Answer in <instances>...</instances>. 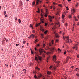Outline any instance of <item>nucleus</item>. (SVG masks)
<instances>
[{
  "instance_id": "f257e3e1",
  "label": "nucleus",
  "mask_w": 79,
  "mask_h": 79,
  "mask_svg": "<svg viewBox=\"0 0 79 79\" xmlns=\"http://www.w3.org/2000/svg\"><path fill=\"white\" fill-rule=\"evenodd\" d=\"M39 52L40 53V55H42L43 58H45V55H44V53H45L46 52L45 50L42 49L40 48L39 49Z\"/></svg>"
},
{
  "instance_id": "f03ea898",
  "label": "nucleus",
  "mask_w": 79,
  "mask_h": 79,
  "mask_svg": "<svg viewBox=\"0 0 79 79\" xmlns=\"http://www.w3.org/2000/svg\"><path fill=\"white\" fill-rule=\"evenodd\" d=\"M63 38L64 39V40H65V39L67 40L66 41V43H71L72 41H71V40H69V38L68 37L64 36V35H63Z\"/></svg>"
},
{
  "instance_id": "7ed1b4c3",
  "label": "nucleus",
  "mask_w": 79,
  "mask_h": 79,
  "mask_svg": "<svg viewBox=\"0 0 79 79\" xmlns=\"http://www.w3.org/2000/svg\"><path fill=\"white\" fill-rule=\"evenodd\" d=\"M65 15H66V12H64L62 14V23H64V18L65 17Z\"/></svg>"
},
{
  "instance_id": "20e7f679",
  "label": "nucleus",
  "mask_w": 79,
  "mask_h": 79,
  "mask_svg": "<svg viewBox=\"0 0 79 79\" xmlns=\"http://www.w3.org/2000/svg\"><path fill=\"white\" fill-rule=\"evenodd\" d=\"M56 56H54L53 58V60L54 62H55L56 61Z\"/></svg>"
},
{
  "instance_id": "39448f33",
  "label": "nucleus",
  "mask_w": 79,
  "mask_h": 79,
  "mask_svg": "<svg viewBox=\"0 0 79 79\" xmlns=\"http://www.w3.org/2000/svg\"><path fill=\"white\" fill-rule=\"evenodd\" d=\"M78 48V47L77 46V44H76L74 46L73 49H75L76 50H77Z\"/></svg>"
},
{
  "instance_id": "423d86ee",
  "label": "nucleus",
  "mask_w": 79,
  "mask_h": 79,
  "mask_svg": "<svg viewBox=\"0 0 79 79\" xmlns=\"http://www.w3.org/2000/svg\"><path fill=\"white\" fill-rule=\"evenodd\" d=\"M72 12V14L74 15V13H75V10H74V8H72L71 10Z\"/></svg>"
},
{
  "instance_id": "0eeeda50",
  "label": "nucleus",
  "mask_w": 79,
  "mask_h": 79,
  "mask_svg": "<svg viewBox=\"0 0 79 79\" xmlns=\"http://www.w3.org/2000/svg\"><path fill=\"white\" fill-rule=\"evenodd\" d=\"M57 26V27H60V23H56V25H55V26L56 27Z\"/></svg>"
},
{
  "instance_id": "6e6552de",
  "label": "nucleus",
  "mask_w": 79,
  "mask_h": 79,
  "mask_svg": "<svg viewBox=\"0 0 79 79\" xmlns=\"http://www.w3.org/2000/svg\"><path fill=\"white\" fill-rule=\"evenodd\" d=\"M34 35L32 34V35H30L28 37V38L29 39H30V38L31 39V38H34Z\"/></svg>"
},
{
  "instance_id": "1a4fd4ad",
  "label": "nucleus",
  "mask_w": 79,
  "mask_h": 79,
  "mask_svg": "<svg viewBox=\"0 0 79 79\" xmlns=\"http://www.w3.org/2000/svg\"><path fill=\"white\" fill-rule=\"evenodd\" d=\"M36 5H38V4H39V2L41 3V1H40V0H36Z\"/></svg>"
},
{
  "instance_id": "9d476101",
  "label": "nucleus",
  "mask_w": 79,
  "mask_h": 79,
  "mask_svg": "<svg viewBox=\"0 0 79 79\" xmlns=\"http://www.w3.org/2000/svg\"><path fill=\"white\" fill-rule=\"evenodd\" d=\"M38 59H39V60H40V61H41L42 60V57L40 56H38Z\"/></svg>"
},
{
  "instance_id": "9b49d317",
  "label": "nucleus",
  "mask_w": 79,
  "mask_h": 79,
  "mask_svg": "<svg viewBox=\"0 0 79 79\" xmlns=\"http://www.w3.org/2000/svg\"><path fill=\"white\" fill-rule=\"evenodd\" d=\"M53 34L55 35L56 37H58V34H57V33H56V32L54 31Z\"/></svg>"
},
{
  "instance_id": "f8f14e48",
  "label": "nucleus",
  "mask_w": 79,
  "mask_h": 79,
  "mask_svg": "<svg viewBox=\"0 0 79 79\" xmlns=\"http://www.w3.org/2000/svg\"><path fill=\"white\" fill-rule=\"evenodd\" d=\"M5 40H6V38H4L2 41V44H4L5 43Z\"/></svg>"
},
{
  "instance_id": "ddd939ff",
  "label": "nucleus",
  "mask_w": 79,
  "mask_h": 79,
  "mask_svg": "<svg viewBox=\"0 0 79 79\" xmlns=\"http://www.w3.org/2000/svg\"><path fill=\"white\" fill-rule=\"evenodd\" d=\"M49 18L50 20V22H52V17L51 16H49Z\"/></svg>"
},
{
  "instance_id": "4468645a",
  "label": "nucleus",
  "mask_w": 79,
  "mask_h": 79,
  "mask_svg": "<svg viewBox=\"0 0 79 79\" xmlns=\"http://www.w3.org/2000/svg\"><path fill=\"white\" fill-rule=\"evenodd\" d=\"M51 73H51V72H50L49 71H48L47 72V74H49V75H50V74H51Z\"/></svg>"
},
{
  "instance_id": "2eb2a0df",
  "label": "nucleus",
  "mask_w": 79,
  "mask_h": 79,
  "mask_svg": "<svg viewBox=\"0 0 79 79\" xmlns=\"http://www.w3.org/2000/svg\"><path fill=\"white\" fill-rule=\"evenodd\" d=\"M41 77H42V75L41 74H39L38 75V78H40Z\"/></svg>"
},
{
  "instance_id": "dca6fc26",
  "label": "nucleus",
  "mask_w": 79,
  "mask_h": 79,
  "mask_svg": "<svg viewBox=\"0 0 79 79\" xmlns=\"http://www.w3.org/2000/svg\"><path fill=\"white\" fill-rule=\"evenodd\" d=\"M78 6H79V3H77L75 5V6L76 7H77Z\"/></svg>"
},
{
  "instance_id": "f3484780",
  "label": "nucleus",
  "mask_w": 79,
  "mask_h": 79,
  "mask_svg": "<svg viewBox=\"0 0 79 79\" xmlns=\"http://www.w3.org/2000/svg\"><path fill=\"white\" fill-rule=\"evenodd\" d=\"M30 27H31L32 29L33 28V26H32V24H31L30 25Z\"/></svg>"
},
{
  "instance_id": "a211bd4d",
  "label": "nucleus",
  "mask_w": 79,
  "mask_h": 79,
  "mask_svg": "<svg viewBox=\"0 0 79 79\" xmlns=\"http://www.w3.org/2000/svg\"><path fill=\"white\" fill-rule=\"evenodd\" d=\"M23 3V2H22L21 1H20L19 2V5H20V6H21V5H22V3Z\"/></svg>"
},
{
  "instance_id": "6ab92c4d",
  "label": "nucleus",
  "mask_w": 79,
  "mask_h": 79,
  "mask_svg": "<svg viewBox=\"0 0 79 79\" xmlns=\"http://www.w3.org/2000/svg\"><path fill=\"white\" fill-rule=\"evenodd\" d=\"M35 60L38 61V59H37V57H35Z\"/></svg>"
},
{
  "instance_id": "aec40b11",
  "label": "nucleus",
  "mask_w": 79,
  "mask_h": 79,
  "mask_svg": "<svg viewBox=\"0 0 79 79\" xmlns=\"http://www.w3.org/2000/svg\"><path fill=\"white\" fill-rule=\"evenodd\" d=\"M18 22H19V23H21V20H20V19H19L18 20Z\"/></svg>"
},
{
  "instance_id": "412c9836",
  "label": "nucleus",
  "mask_w": 79,
  "mask_h": 79,
  "mask_svg": "<svg viewBox=\"0 0 79 79\" xmlns=\"http://www.w3.org/2000/svg\"><path fill=\"white\" fill-rule=\"evenodd\" d=\"M39 25H40V23H39L38 24H36V27H37Z\"/></svg>"
},
{
  "instance_id": "4be33fe9",
  "label": "nucleus",
  "mask_w": 79,
  "mask_h": 79,
  "mask_svg": "<svg viewBox=\"0 0 79 79\" xmlns=\"http://www.w3.org/2000/svg\"><path fill=\"white\" fill-rule=\"evenodd\" d=\"M34 77L35 79H37V76H36V75H35Z\"/></svg>"
},
{
  "instance_id": "5701e85b",
  "label": "nucleus",
  "mask_w": 79,
  "mask_h": 79,
  "mask_svg": "<svg viewBox=\"0 0 79 79\" xmlns=\"http://www.w3.org/2000/svg\"><path fill=\"white\" fill-rule=\"evenodd\" d=\"M69 18H72V16L71 15H69Z\"/></svg>"
},
{
  "instance_id": "b1692460",
  "label": "nucleus",
  "mask_w": 79,
  "mask_h": 79,
  "mask_svg": "<svg viewBox=\"0 0 79 79\" xmlns=\"http://www.w3.org/2000/svg\"><path fill=\"white\" fill-rule=\"evenodd\" d=\"M51 49H52V51H53V50H55V48H51Z\"/></svg>"
},
{
  "instance_id": "393cba45",
  "label": "nucleus",
  "mask_w": 79,
  "mask_h": 79,
  "mask_svg": "<svg viewBox=\"0 0 79 79\" xmlns=\"http://www.w3.org/2000/svg\"><path fill=\"white\" fill-rule=\"evenodd\" d=\"M48 32V30H46V31L44 32V34H47V32Z\"/></svg>"
},
{
  "instance_id": "a878e982",
  "label": "nucleus",
  "mask_w": 79,
  "mask_h": 79,
  "mask_svg": "<svg viewBox=\"0 0 79 79\" xmlns=\"http://www.w3.org/2000/svg\"><path fill=\"white\" fill-rule=\"evenodd\" d=\"M55 63H58V64H59V63H60V61H57V62H56Z\"/></svg>"
},
{
  "instance_id": "bb28decb",
  "label": "nucleus",
  "mask_w": 79,
  "mask_h": 79,
  "mask_svg": "<svg viewBox=\"0 0 79 79\" xmlns=\"http://www.w3.org/2000/svg\"><path fill=\"white\" fill-rule=\"evenodd\" d=\"M36 69H37V70H39V67H36Z\"/></svg>"
},
{
  "instance_id": "cd10ccee",
  "label": "nucleus",
  "mask_w": 79,
  "mask_h": 79,
  "mask_svg": "<svg viewBox=\"0 0 79 79\" xmlns=\"http://www.w3.org/2000/svg\"><path fill=\"white\" fill-rule=\"evenodd\" d=\"M26 69H23V72H24V73H26Z\"/></svg>"
},
{
  "instance_id": "c85d7f7f",
  "label": "nucleus",
  "mask_w": 79,
  "mask_h": 79,
  "mask_svg": "<svg viewBox=\"0 0 79 79\" xmlns=\"http://www.w3.org/2000/svg\"><path fill=\"white\" fill-rule=\"evenodd\" d=\"M44 28H43V27H40V29L42 31V29H43Z\"/></svg>"
},
{
  "instance_id": "c756f323",
  "label": "nucleus",
  "mask_w": 79,
  "mask_h": 79,
  "mask_svg": "<svg viewBox=\"0 0 79 79\" xmlns=\"http://www.w3.org/2000/svg\"><path fill=\"white\" fill-rule=\"evenodd\" d=\"M58 51H59V52H61V49L59 48L58 49Z\"/></svg>"
},
{
  "instance_id": "7c9ffc66",
  "label": "nucleus",
  "mask_w": 79,
  "mask_h": 79,
  "mask_svg": "<svg viewBox=\"0 0 79 79\" xmlns=\"http://www.w3.org/2000/svg\"><path fill=\"white\" fill-rule=\"evenodd\" d=\"M66 9H67V10H69V9H68V7H66Z\"/></svg>"
},
{
  "instance_id": "2f4dec72",
  "label": "nucleus",
  "mask_w": 79,
  "mask_h": 79,
  "mask_svg": "<svg viewBox=\"0 0 79 79\" xmlns=\"http://www.w3.org/2000/svg\"><path fill=\"white\" fill-rule=\"evenodd\" d=\"M44 31H45L44 29H43L41 30V31H42L43 32H44Z\"/></svg>"
},
{
  "instance_id": "473e14b6",
  "label": "nucleus",
  "mask_w": 79,
  "mask_h": 79,
  "mask_svg": "<svg viewBox=\"0 0 79 79\" xmlns=\"http://www.w3.org/2000/svg\"><path fill=\"white\" fill-rule=\"evenodd\" d=\"M35 5V2H33L32 3V5Z\"/></svg>"
},
{
  "instance_id": "72a5a7b5",
  "label": "nucleus",
  "mask_w": 79,
  "mask_h": 79,
  "mask_svg": "<svg viewBox=\"0 0 79 79\" xmlns=\"http://www.w3.org/2000/svg\"><path fill=\"white\" fill-rule=\"evenodd\" d=\"M64 55H66V52L65 51V52H64Z\"/></svg>"
},
{
  "instance_id": "f704fd0d",
  "label": "nucleus",
  "mask_w": 79,
  "mask_h": 79,
  "mask_svg": "<svg viewBox=\"0 0 79 79\" xmlns=\"http://www.w3.org/2000/svg\"><path fill=\"white\" fill-rule=\"evenodd\" d=\"M76 17H75V18H74L75 20V21H77V19H76Z\"/></svg>"
},
{
  "instance_id": "c9c22d12",
  "label": "nucleus",
  "mask_w": 79,
  "mask_h": 79,
  "mask_svg": "<svg viewBox=\"0 0 79 79\" xmlns=\"http://www.w3.org/2000/svg\"><path fill=\"white\" fill-rule=\"evenodd\" d=\"M47 2H46L47 3H49V1H48V0H47Z\"/></svg>"
},
{
  "instance_id": "e433bc0d",
  "label": "nucleus",
  "mask_w": 79,
  "mask_h": 79,
  "mask_svg": "<svg viewBox=\"0 0 79 79\" xmlns=\"http://www.w3.org/2000/svg\"><path fill=\"white\" fill-rule=\"evenodd\" d=\"M69 58H68V57H67V60L65 62V63H66V62H67V61H68V60H69Z\"/></svg>"
},
{
  "instance_id": "4c0bfd02",
  "label": "nucleus",
  "mask_w": 79,
  "mask_h": 79,
  "mask_svg": "<svg viewBox=\"0 0 79 79\" xmlns=\"http://www.w3.org/2000/svg\"><path fill=\"white\" fill-rule=\"evenodd\" d=\"M44 16H45V17H47V15L46 14H45Z\"/></svg>"
},
{
  "instance_id": "58836bf2",
  "label": "nucleus",
  "mask_w": 79,
  "mask_h": 79,
  "mask_svg": "<svg viewBox=\"0 0 79 79\" xmlns=\"http://www.w3.org/2000/svg\"><path fill=\"white\" fill-rule=\"evenodd\" d=\"M55 28H56V27H55V26H54V27L52 28V29H55Z\"/></svg>"
},
{
  "instance_id": "ea45409f",
  "label": "nucleus",
  "mask_w": 79,
  "mask_h": 79,
  "mask_svg": "<svg viewBox=\"0 0 79 79\" xmlns=\"http://www.w3.org/2000/svg\"><path fill=\"white\" fill-rule=\"evenodd\" d=\"M40 20L41 21H43V20H44V19L42 18H40Z\"/></svg>"
},
{
  "instance_id": "a19ab883",
  "label": "nucleus",
  "mask_w": 79,
  "mask_h": 79,
  "mask_svg": "<svg viewBox=\"0 0 79 79\" xmlns=\"http://www.w3.org/2000/svg\"><path fill=\"white\" fill-rule=\"evenodd\" d=\"M15 21H16L17 20V18H16V17H15Z\"/></svg>"
},
{
  "instance_id": "79ce46f5",
  "label": "nucleus",
  "mask_w": 79,
  "mask_h": 79,
  "mask_svg": "<svg viewBox=\"0 0 79 79\" xmlns=\"http://www.w3.org/2000/svg\"><path fill=\"white\" fill-rule=\"evenodd\" d=\"M52 67H53V66H51L50 67H49L50 69H51V68H52Z\"/></svg>"
},
{
  "instance_id": "37998d69",
  "label": "nucleus",
  "mask_w": 79,
  "mask_h": 79,
  "mask_svg": "<svg viewBox=\"0 0 79 79\" xmlns=\"http://www.w3.org/2000/svg\"><path fill=\"white\" fill-rule=\"evenodd\" d=\"M31 52L32 54H33V52L32 51V50H31Z\"/></svg>"
},
{
  "instance_id": "c03bdc74",
  "label": "nucleus",
  "mask_w": 79,
  "mask_h": 79,
  "mask_svg": "<svg viewBox=\"0 0 79 79\" xmlns=\"http://www.w3.org/2000/svg\"><path fill=\"white\" fill-rule=\"evenodd\" d=\"M76 75H77V76L79 77V74L77 73V74H76Z\"/></svg>"
},
{
  "instance_id": "a18cd8bd",
  "label": "nucleus",
  "mask_w": 79,
  "mask_h": 79,
  "mask_svg": "<svg viewBox=\"0 0 79 79\" xmlns=\"http://www.w3.org/2000/svg\"><path fill=\"white\" fill-rule=\"evenodd\" d=\"M4 15H6V11H5L4 12Z\"/></svg>"
},
{
  "instance_id": "49530a36",
  "label": "nucleus",
  "mask_w": 79,
  "mask_h": 79,
  "mask_svg": "<svg viewBox=\"0 0 79 79\" xmlns=\"http://www.w3.org/2000/svg\"><path fill=\"white\" fill-rule=\"evenodd\" d=\"M45 45H46L45 44H43V47H45Z\"/></svg>"
},
{
  "instance_id": "de8ad7c7",
  "label": "nucleus",
  "mask_w": 79,
  "mask_h": 79,
  "mask_svg": "<svg viewBox=\"0 0 79 79\" xmlns=\"http://www.w3.org/2000/svg\"><path fill=\"white\" fill-rule=\"evenodd\" d=\"M52 44H53V40H52Z\"/></svg>"
},
{
  "instance_id": "09e8293b",
  "label": "nucleus",
  "mask_w": 79,
  "mask_h": 79,
  "mask_svg": "<svg viewBox=\"0 0 79 79\" xmlns=\"http://www.w3.org/2000/svg\"><path fill=\"white\" fill-rule=\"evenodd\" d=\"M45 26H47V23H45Z\"/></svg>"
},
{
  "instance_id": "8fccbe9b",
  "label": "nucleus",
  "mask_w": 79,
  "mask_h": 79,
  "mask_svg": "<svg viewBox=\"0 0 79 79\" xmlns=\"http://www.w3.org/2000/svg\"><path fill=\"white\" fill-rule=\"evenodd\" d=\"M41 18H42V16H43V15H42V14H41Z\"/></svg>"
},
{
  "instance_id": "3c124183",
  "label": "nucleus",
  "mask_w": 79,
  "mask_h": 79,
  "mask_svg": "<svg viewBox=\"0 0 79 79\" xmlns=\"http://www.w3.org/2000/svg\"><path fill=\"white\" fill-rule=\"evenodd\" d=\"M50 8L51 9H52V8H53V6H51Z\"/></svg>"
},
{
  "instance_id": "603ef678",
  "label": "nucleus",
  "mask_w": 79,
  "mask_h": 79,
  "mask_svg": "<svg viewBox=\"0 0 79 79\" xmlns=\"http://www.w3.org/2000/svg\"><path fill=\"white\" fill-rule=\"evenodd\" d=\"M48 58H48V57H47V61L48 62Z\"/></svg>"
},
{
  "instance_id": "864d4df0",
  "label": "nucleus",
  "mask_w": 79,
  "mask_h": 79,
  "mask_svg": "<svg viewBox=\"0 0 79 79\" xmlns=\"http://www.w3.org/2000/svg\"><path fill=\"white\" fill-rule=\"evenodd\" d=\"M59 6H60V7H61V6H62V5H59Z\"/></svg>"
},
{
  "instance_id": "5fc2aeb1",
  "label": "nucleus",
  "mask_w": 79,
  "mask_h": 79,
  "mask_svg": "<svg viewBox=\"0 0 79 79\" xmlns=\"http://www.w3.org/2000/svg\"><path fill=\"white\" fill-rule=\"evenodd\" d=\"M6 17H8V15H5V17L6 18Z\"/></svg>"
},
{
  "instance_id": "6e6d98bb",
  "label": "nucleus",
  "mask_w": 79,
  "mask_h": 79,
  "mask_svg": "<svg viewBox=\"0 0 79 79\" xmlns=\"http://www.w3.org/2000/svg\"><path fill=\"white\" fill-rule=\"evenodd\" d=\"M58 41V40H56V42H57Z\"/></svg>"
},
{
  "instance_id": "4d7b16f0",
  "label": "nucleus",
  "mask_w": 79,
  "mask_h": 79,
  "mask_svg": "<svg viewBox=\"0 0 79 79\" xmlns=\"http://www.w3.org/2000/svg\"><path fill=\"white\" fill-rule=\"evenodd\" d=\"M23 44H25L26 43V41H24L23 42Z\"/></svg>"
},
{
  "instance_id": "13d9d810",
  "label": "nucleus",
  "mask_w": 79,
  "mask_h": 79,
  "mask_svg": "<svg viewBox=\"0 0 79 79\" xmlns=\"http://www.w3.org/2000/svg\"><path fill=\"white\" fill-rule=\"evenodd\" d=\"M8 42V40H6V42Z\"/></svg>"
},
{
  "instance_id": "bf43d9fd",
  "label": "nucleus",
  "mask_w": 79,
  "mask_h": 79,
  "mask_svg": "<svg viewBox=\"0 0 79 79\" xmlns=\"http://www.w3.org/2000/svg\"><path fill=\"white\" fill-rule=\"evenodd\" d=\"M41 23H44V21H41Z\"/></svg>"
},
{
  "instance_id": "052dcab7",
  "label": "nucleus",
  "mask_w": 79,
  "mask_h": 79,
  "mask_svg": "<svg viewBox=\"0 0 79 79\" xmlns=\"http://www.w3.org/2000/svg\"><path fill=\"white\" fill-rule=\"evenodd\" d=\"M71 68H72L73 69V68H74V66H72Z\"/></svg>"
},
{
  "instance_id": "680f3d73",
  "label": "nucleus",
  "mask_w": 79,
  "mask_h": 79,
  "mask_svg": "<svg viewBox=\"0 0 79 79\" xmlns=\"http://www.w3.org/2000/svg\"><path fill=\"white\" fill-rule=\"evenodd\" d=\"M35 50H37V48L36 47H35Z\"/></svg>"
},
{
  "instance_id": "e2e57ef3",
  "label": "nucleus",
  "mask_w": 79,
  "mask_h": 79,
  "mask_svg": "<svg viewBox=\"0 0 79 79\" xmlns=\"http://www.w3.org/2000/svg\"><path fill=\"white\" fill-rule=\"evenodd\" d=\"M19 45V44H16V46H18Z\"/></svg>"
},
{
  "instance_id": "0e129e2a",
  "label": "nucleus",
  "mask_w": 79,
  "mask_h": 79,
  "mask_svg": "<svg viewBox=\"0 0 79 79\" xmlns=\"http://www.w3.org/2000/svg\"><path fill=\"white\" fill-rule=\"evenodd\" d=\"M77 69H78V68H77L76 69V71H77Z\"/></svg>"
},
{
  "instance_id": "69168bd1",
  "label": "nucleus",
  "mask_w": 79,
  "mask_h": 79,
  "mask_svg": "<svg viewBox=\"0 0 79 79\" xmlns=\"http://www.w3.org/2000/svg\"><path fill=\"white\" fill-rule=\"evenodd\" d=\"M77 25H79V22H78L77 23Z\"/></svg>"
},
{
  "instance_id": "338daca9",
  "label": "nucleus",
  "mask_w": 79,
  "mask_h": 79,
  "mask_svg": "<svg viewBox=\"0 0 79 79\" xmlns=\"http://www.w3.org/2000/svg\"><path fill=\"white\" fill-rule=\"evenodd\" d=\"M77 57L78 58H79V55H78L77 56Z\"/></svg>"
},
{
  "instance_id": "774afa93",
  "label": "nucleus",
  "mask_w": 79,
  "mask_h": 79,
  "mask_svg": "<svg viewBox=\"0 0 79 79\" xmlns=\"http://www.w3.org/2000/svg\"><path fill=\"white\" fill-rule=\"evenodd\" d=\"M39 44H38L37 45V47H39Z\"/></svg>"
}]
</instances>
